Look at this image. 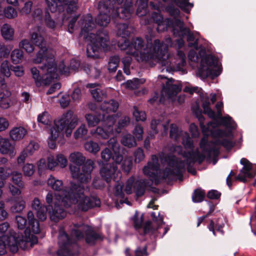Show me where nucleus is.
I'll return each instance as SVG.
<instances>
[{
  "instance_id": "f257e3e1",
  "label": "nucleus",
  "mask_w": 256,
  "mask_h": 256,
  "mask_svg": "<svg viewBox=\"0 0 256 256\" xmlns=\"http://www.w3.org/2000/svg\"><path fill=\"white\" fill-rule=\"evenodd\" d=\"M159 156L162 162L164 161L168 164V168L164 173H162L160 169L158 157L156 155H152L150 160L142 168L143 174L149 180L140 178L138 176L136 178L131 176L126 182L124 189V191L127 194L134 192L137 196H141L144 194L146 188L150 186L154 182L158 184L162 178H168L172 180V176L180 175L181 174L184 168L183 165L176 173L172 172V156L167 158L164 153L162 152L159 154Z\"/></svg>"
},
{
  "instance_id": "f03ea898",
  "label": "nucleus",
  "mask_w": 256,
  "mask_h": 256,
  "mask_svg": "<svg viewBox=\"0 0 256 256\" xmlns=\"http://www.w3.org/2000/svg\"><path fill=\"white\" fill-rule=\"evenodd\" d=\"M87 189L81 184H73L71 189H66L61 194L56 197L54 208L50 210L49 215L52 220L56 222L66 216L65 208L76 204L78 208L82 211H86L94 206H100L99 198L86 196Z\"/></svg>"
},
{
  "instance_id": "7ed1b4c3",
  "label": "nucleus",
  "mask_w": 256,
  "mask_h": 256,
  "mask_svg": "<svg viewBox=\"0 0 256 256\" xmlns=\"http://www.w3.org/2000/svg\"><path fill=\"white\" fill-rule=\"evenodd\" d=\"M150 5L156 12H154L152 14V18L154 22L158 24L157 30L158 32H161L166 29L167 26L172 27L173 34L175 37H178L183 40V37L187 35V40L189 43L190 46H192L196 49L199 48L198 44V40L196 38L195 36L192 33L188 28L184 27V23L179 19L177 18L180 16V10L174 7H170L168 10L170 15L174 18V20H166L164 21L163 17L160 14L159 7L162 4H160L158 6L154 4V2H150Z\"/></svg>"
},
{
  "instance_id": "20e7f679",
  "label": "nucleus",
  "mask_w": 256,
  "mask_h": 256,
  "mask_svg": "<svg viewBox=\"0 0 256 256\" xmlns=\"http://www.w3.org/2000/svg\"><path fill=\"white\" fill-rule=\"evenodd\" d=\"M74 236L75 238H70L62 228L60 230L58 236L59 248L57 251L58 256H72V246L76 240L84 237L86 243L92 245L103 239L100 233L95 232L92 227L84 224L74 225V229L72 232V236Z\"/></svg>"
},
{
  "instance_id": "39448f33",
  "label": "nucleus",
  "mask_w": 256,
  "mask_h": 256,
  "mask_svg": "<svg viewBox=\"0 0 256 256\" xmlns=\"http://www.w3.org/2000/svg\"><path fill=\"white\" fill-rule=\"evenodd\" d=\"M118 47L126 54L133 56L138 62H146L150 60L159 59L162 54L160 51V40L146 38V42L140 38H133L130 42L124 40L123 42L118 43Z\"/></svg>"
},
{
  "instance_id": "423d86ee",
  "label": "nucleus",
  "mask_w": 256,
  "mask_h": 256,
  "mask_svg": "<svg viewBox=\"0 0 256 256\" xmlns=\"http://www.w3.org/2000/svg\"><path fill=\"white\" fill-rule=\"evenodd\" d=\"M206 142L205 138L202 140L200 142V148L202 151L200 154L197 150H194L192 148L190 150H186L184 152L182 147L176 146L174 148V151L178 154H182L184 158L183 160H178L174 156H172V172H176L179 168L184 166V168L180 175H175L172 176V180L178 178H181L182 172L185 170L186 166H187L188 170L193 174H195L196 172L192 168V166L196 162L199 163L202 162L206 156L210 157L211 156H216L218 153V150L216 146L213 148H208L204 147Z\"/></svg>"
},
{
  "instance_id": "0eeeda50",
  "label": "nucleus",
  "mask_w": 256,
  "mask_h": 256,
  "mask_svg": "<svg viewBox=\"0 0 256 256\" xmlns=\"http://www.w3.org/2000/svg\"><path fill=\"white\" fill-rule=\"evenodd\" d=\"M82 22L80 35L89 42L87 46V56L90 58H98L100 50L104 51L110 50V44L108 32L102 30L98 31L96 35L92 32L96 25L90 14L86 16Z\"/></svg>"
},
{
  "instance_id": "6e6552de",
  "label": "nucleus",
  "mask_w": 256,
  "mask_h": 256,
  "mask_svg": "<svg viewBox=\"0 0 256 256\" xmlns=\"http://www.w3.org/2000/svg\"><path fill=\"white\" fill-rule=\"evenodd\" d=\"M27 218L30 228H26L24 231V240H16V236H14L8 237L6 240L0 238V256L6 254L7 249L10 252L15 253L18 250V248L25 250L29 246L32 247L38 242L36 237L31 234L30 228H32L34 234H38L40 232L39 222L30 210L28 212Z\"/></svg>"
},
{
  "instance_id": "1a4fd4ad",
  "label": "nucleus",
  "mask_w": 256,
  "mask_h": 256,
  "mask_svg": "<svg viewBox=\"0 0 256 256\" xmlns=\"http://www.w3.org/2000/svg\"><path fill=\"white\" fill-rule=\"evenodd\" d=\"M200 128L206 139L204 147L213 148L222 144L227 148H230L233 146L230 138H232V131L228 130L222 131L218 128L219 124L214 120V122L208 123L206 126L204 125V118L201 114L198 115Z\"/></svg>"
},
{
  "instance_id": "9d476101",
  "label": "nucleus",
  "mask_w": 256,
  "mask_h": 256,
  "mask_svg": "<svg viewBox=\"0 0 256 256\" xmlns=\"http://www.w3.org/2000/svg\"><path fill=\"white\" fill-rule=\"evenodd\" d=\"M47 52L48 56V58H45L43 56L45 54L44 50H40L32 60L33 62L36 64H43V66L40 67L41 74H40V72L36 68L34 67L30 69L32 78L38 86L42 84H47L52 80L57 78L58 76L54 54L50 51H48Z\"/></svg>"
},
{
  "instance_id": "9b49d317",
  "label": "nucleus",
  "mask_w": 256,
  "mask_h": 256,
  "mask_svg": "<svg viewBox=\"0 0 256 256\" xmlns=\"http://www.w3.org/2000/svg\"><path fill=\"white\" fill-rule=\"evenodd\" d=\"M78 118L73 112L69 110L63 114L60 119L54 120V124L49 131L48 144L51 149H54L56 146L58 138L63 137L65 133L66 136L71 135L73 129L77 125Z\"/></svg>"
},
{
  "instance_id": "f8f14e48",
  "label": "nucleus",
  "mask_w": 256,
  "mask_h": 256,
  "mask_svg": "<svg viewBox=\"0 0 256 256\" xmlns=\"http://www.w3.org/2000/svg\"><path fill=\"white\" fill-rule=\"evenodd\" d=\"M70 162L76 164L70 165V170L72 178L82 184H86L91 179V172L94 169V162L88 160L84 164L86 158L80 152L72 153L69 156Z\"/></svg>"
},
{
  "instance_id": "ddd939ff",
  "label": "nucleus",
  "mask_w": 256,
  "mask_h": 256,
  "mask_svg": "<svg viewBox=\"0 0 256 256\" xmlns=\"http://www.w3.org/2000/svg\"><path fill=\"white\" fill-rule=\"evenodd\" d=\"M110 8L108 4L104 1L100 2L98 4L100 14L96 18V23L101 26H106L110 21L108 14L111 12L113 17L118 16L120 18H128L134 10L130 8V5H127L124 8H119L118 4H112Z\"/></svg>"
},
{
  "instance_id": "4468645a",
  "label": "nucleus",
  "mask_w": 256,
  "mask_h": 256,
  "mask_svg": "<svg viewBox=\"0 0 256 256\" xmlns=\"http://www.w3.org/2000/svg\"><path fill=\"white\" fill-rule=\"evenodd\" d=\"M220 72L218 60L209 54L202 58L196 75L200 78L204 79L208 76H216L220 74Z\"/></svg>"
},
{
  "instance_id": "2eb2a0df",
  "label": "nucleus",
  "mask_w": 256,
  "mask_h": 256,
  "mask_svg": "<svg viewBox=\"0 0 256 256\" xmlns=\"http://www.w3.org/2000/svg\"><path fill=\"white\" fill-rule=\"evenodd\" d=\"M186 60L184 54L181 50H178L176 56L168 54V58L164 57L157 62L162 66V72L166 70L169 72L174 71H182L184 72Z\"/></svg>"
},
{
  "instance_id": "dca6fc26",
  "label": "nucleus",
  "mask_w": 256,
  "mask_h": 256,
  "mask_svg": "<svg viewBox=\"0 0 256 256\" xmlns=\"http://www.w3.org/2000/svg\"><path fill=\"white\" fill-rule=\"evenodd\" d=\"M48 185L50 186L52 190L59 192L58 194H54L53 192L50 191L47 194L46 197V202L52 208V210L54 208V202L56 201V197L60 195L61 192L66 189H71L72 186L70 188L66 187L64 188H63V182L61 180L56 179L54 176H50L47 180Z\"/></svg>"
},
{
  "instance_id": "f3484780",
  "label": "nucleus",
  "mask_w": 256,
  "mask_h": 256,
  "mask_svg": "<svg viewBox=\"0 0 256 256\" xmlns=\"http://www.w3.org/2000/svg\"><path fill=\"white\" fill-rule=\"evenodd\" d=\"M48 9L52 12H59L64 10V6H67L68 12H72L76 9L78 0H45Z\"/></svg>"
},
{
  "instance_id": "a211bd4d",
  "label": "nucleus",
  "mask_w": 256,
  "mask_h": 256,
  "mask_svg": "<svg viewBox=\"0 0 256 256\" xmlns=\"http://www.w3.org/2000/svg\"><path fill=\"white\" fill-rule=\"evenodd\" d=\"M184 91L190 94H192L194 92L199 94L201 98L204 113L206 114L210 118L215 119V112L210 107V98L207 94L203 93L201 88L186 86L184 88Z\"/></svg>"
},
{
  "instance_id": "6ab92c4d",
  "label": "nucleus",
  "mask_w": 256,
  "mask_h": 256,
  "mask_svg": "<svg viewBox=\"0 0 256 256\" xmlns=\"http://www.w3.org/2000/svg\"><path fill=\"white\" fill-rule=\"evenodd\" d=\"M158 79L164 80L166 81V85L164 86L162 90V97L160 98V102H164L166 98H170L176 96L181 90V85L175 83L174 84V80L172 79H167L162 76H159Z\"/></svg>"
},
{
  "instance_id": "aec40b11",
  "label": "nucleus",
  "mask_w": 256,
  "mask_h": 256,
  "mask_svg": "<svg viewBox=\"0 0 256 256\" xmlns=\"http://www.w3.org/2000/svg\"><path fill=\"white\" fill-rule=\"evenodd\" d=\"M116 116L115 115H108L106 120L102 123V127L98 126L94 132L92 131V134H96L101 138L106 139L110 134L114 132L113 126L115 122Z\"/></svg>"
},
{
  "instance_id": "412c9836",
  "label": "nucleus",
  "mask_w": 256,
  "mask_h": 256,
  "mask_svg": "<svg viewBox=\"0 0 256 256\" xmlns=\"http://www.w3.org/2000/svg\"><path fill=\"white\" fill-rule=\"evenodd\" d=\"M45 33L44 28L40 26L35 28L31 34V41L36 45L38 46L40 48V50L42 49L44 50L45 54L43 55L44 57L48 58V54L47 52L50 51L54 54V56L55 54V52L51 50L48 49L46 48V42L44 38V35Z\"/></svg>"
},
{
  "instance_id": "4be33fe9",
  "label": "nucleus",
  "mask_w": 256,
  "mask_h": 256,
  "mask_svg": "<svg viewBox=\"0 0 256 256\" xmlns=\"http://www.w3.org/2000/svg\"><path fill=\"white\" fill-rule=\"evenodd\" d=\"M170 135L171 138L176 141L180 140V137L182 136V144L186 149L190 150L192 148V142L188 134L180 131L176 124H171Z\"/></svg>"
},
{
  "instance_id": "5701e85b",
  "label": "nucleus",
  "mask_w": 256,
  "mask_h": 256,
  "mask_svg": "<svg viewBox=\"0 0 256 256\" xmlns=\"http://www.w3.org/2000/svg\"><path fill=\"white\" fill-rule=\"evenodd\" d=\"M0 107L3 109H7L12 104L10 98L11 92L8 90L5 79H0Z\"/></svg>"
},
{
  "instance_id": "b1692460",
  "label": "nucleus",
  "mask_w": 256,
  "mask_h": 256,
  "mask_svg": "<svg viewBox=\"0 0 256 256\" xmlns=\"http://www.w3.org/2000/svg\"><path fill=\"white\" fill-rule=\"evenodd\" d=\"M101 176L107 182H109L112 180H116V178L120 176L118 167L114 163L112 164H107L103 166L100 170Z\"/></svg>"
},
{
  "instance_id": "393cba45",
  "label": "nucleus",
  "mask_w": 256,
  "mask_h": 256,
  "mask_svg": "<svg viewBox=\"0 0 256 256\" xmlns=\"http://www.w3.org/2000/svg\"><path fill=\"white\" fill-rule=\"evenodd\" d=\"M160 51H162V54L160 56L159 59H156V61H158L161 58L166 57L168 58V54H167V49L168 46H174L178 48H182L184 46V41L182 38H178L176 40V42H172L171 38H166L164 41L161 43L160 41Z\"/></svg>"
},
{
  "instance_id": "a878e982",
  "label": "nucleus",
  "mask_w": 256,
  "mask_h": 256,
  "mask_svg": "<svg viewBox=\"0 0 256 256\" xmlns=\"http://www.w3.org/2000/svg\"><path fill=\"white\" fill-rule=\"evenodd\" d=\"M222 106L223 104L222 102H218L216 104V108L217 110L218 116L219 118L220 119L222 124L226 128V130L225 131L228 130L231 131L230 130L236 128V124L232 120V118L230 116H228L224 117H222L221 109L222 108Z\"/></svg>"
},
{
  "instance_id": "bb28decb",
  "label": "nucleus",
  "mask_w": 256,
  "mask_h": 256,
  "mask_svg": "<svg viewBox=\"0 0 256 256\" xmlns=\"http://www.w3.org/2000/svg\"><path fill=\"white\" fill-rule=\"evenodd\" d=\"M240 164L244 166L240 172V174L236 176V180L245 182L246 178H252L253 175L250 172L252 168V164L246 158H242L240 160Z\"/></svg>"
},
{
  "instance_id": "cd10ccee",
  "label": "nucleus",
  "mask_w": 256,
  "mask_h": 256,
  "mask_svg": "<svg viewBox=\"0 0 256 256\" xmlns=\"http://www.w3.org/2000/svg\"><path fill=\"white\" fill-rule=\"evenodd\" d=\"M0 152L3 154H8L10 157H14L16 154L14 145L11 144L8 138H3L0 140Z\"/></svg>"
},
{
  "instance_id": "c85d7f7f",
  "label": "nucleus",
  "mask_w": 256,
  "mask_h": 256,
  "mask_svg": "<svg viewBox=\"0 0 256 256\" xmlns=\"http://www.w3.org/2000/svg\"><path fill=\"white\" fill-rule=\"evenodd\" d=\"M87 87L91 88L90 93L92 97L98 102L102 100L106 96L105 90L96 84H88Z\"/></svg>"
},
{
  "instance_id": "c756f323",
  "label": "nucleus",
  "mask_w": 256,
  "mask_h": 256,
  "mask_svg": "<svg viewBox=\"0 0 256 256\" xmlns=\"http://www.w3.org/2000/svg\"><path fill=\"white\" fill-rule=\"evenodd\" d=\"M9 224L6 222L0 224V238H1L6 240L8 237L14 236H16V240H24V236L22 234L20 235L19 233L16 234L11 232L9 230Z\"/></svg>"
},
{
  "instance_id": "7c9ffc66",
  "label": "nucleus",
  "mask_w": 256,
  "mask_h": 256,
  "mask_svg": "<svg viewBox=\"0 0 256 256\" xmlns=\"http://www.w3.org/2000/svg\"><path fill=\"white\" fill-rule=\"evenodd\" d=\"M80 66V62L76 60H72L70 64V67L66 66L64 62H62L58 65V70L60 74L68 75L72 70H76Z\"/></svg>"
},
{
  "instance_id": "2f4dec72",
  "label": "nucleus",
  "mask_w": 256,
  "mask_h": 256,
  "mask_svg": "<svg viewBox=\"0 0 256 256\" xmlns=\"http://www.w3.org/2000/svg\"><path fill=\"white\" fill-rule=\"evenodd\" d=\"M114 194L116 196H118L116 202V206L118 208H120L118 202L120 204L126 203L130 205V202L128 200L127 198H124V194L123 192V185L120 183H118L114 186Z\"/></svg>"
},
{
  "instance_id": "473e14b6",
  "label": "nucleus",
  "mask_w": 256,
  "mask_h": 256,
  "mask_svg": "<svg viewBox=\"0 0 256 256\" xmlns=\"http://www.w3.org/2000/svg\"><path fill=\"white\" fill-rule=\"evenodd\" d=\"M108 145L112 149L114 152L115 153V155L113 156V160L116 163L114 164L116 166V164H120L122 160V156L117 154L120 150L119 144L116 138H112L108 142Z\"/></svg>"
},
{
  "instance_id": "72a5a7b5",
  "label": "nucleus",
  "mask_w": 256,
  "mask_h": 256,
  "mask_svg": "<svg viewBox=\"0 0 256 256\" xmlns=\"http://www.w3.org/2000/svg\"><path fill=\"white\" fill-rule=\"evenodd\" d=\"M118 108V102L114 100H110L108 101H104L100 106V110L106 114L116 112Z\"/></svg>"
},
{
  "instance_id": "f704fd0d",
  "label": "nucleus",
  "mask_w": 256,
  "mask_h": 256,
  "mask_svg": "<svg viewBox=\"0 0 256 256\" xmlns=\"http://www.w3.org/2000/svg\"><path fill=\"white\" fill-rule=\"evenodd\" d=\"M107 116L105 114H96L93 115L92 114H88L85 115V118L88 123V126L90 127H93L96 126L100 122H104L106 120Z\"/></svg>"
},
{
  "instance_id": "c9c22d12",
  "label": "nucleus",
  "mask_w": 256,
  "mask_h": 256,
  "mask_svg": "<svg viewBox=\"0 0 256 256\" xmlns=\"http://www.w3.org/2000/svg\"><path fill=\"white\" fill-rule=\"evenodd\" d=\"M27 133V130L22 126L14 127L10 132V136L13 140L22 139Z\"/></svg>"
},
{
  "instance_id": "e433bc0d",
  "label": "nucleus",
  "mask_w": 256,
  "mask_h": 256,
  "mask_svg": "<svg viewBox=\"0 0 256 256\" xmlns=\"http://www.w3.org/2000/svg\"><path fill=\"white\" fill-rule=\"evenodd\" d=\"M8 160L6 158H0V179L4 182L10 176V168L6 166Z\"/></svg>"
},
{
  "instance_id": "4c0bfd02",
  "label": "nucleus",
  "mask_w": 256,
  "mask_h": 256,
  "mask_svg": "<svg viewBox=\"0 0 256 256\" xmlns=\"http://www.w3.org/2000/svg\"><path fill=\"white\" fill-rule=\"evenodd\" d=\"M1 33L5 40H12L14 38V30L10 25L5 24L1 28Z\"/></svg>"
},
{
  "instance_id": "58836bf2",
  "label": "nucleus",
  "mask_w": 256,
  "mask_h": 256,
  "mask_svg": "<svg viewBox=\"0 0 256 256\" xmlns=\"http://www.w3.org/2000/svg\"><path fill=\"white\" fill-rule=\"evenodd\" d=\"M117 34L122 38L128 36L132 31V28L124 24H118L116 26Z\"/></svg>"
},
{
  "instance_id": "ea45409f",
  "label": "nucleus",
  "mask_w": 256,
  "mask_h": 256,
  "mask_svg": "<svg viewBox=\"0 0 256 256\" xmlns=\"http://www.w3.org/2000/svg\"><path fill=\"white\" fill-rule=\"evenodd\" d=\"M169 122L166 120L162 124L159 120H154L151 122V128L155 134L158 132L160 128H162L164 132H166L168 128Z\"/></svg>"
},
{
  "instance_id": "a19ab883",
  "label": "nucleus",
  "mask_w": 256,
  "mask_h": 256,
  "mask_svg": "<svg viewBox=\"0 0 256 256\" xmlns=\"http://www.w3.org/2000/svg\"><path fill=\"white\" fill-rule=\"evenodd\" d=\"M26 202L22 196H18L15 200V204L12 206L13 212L17 213L22 212L25 208Z\"/></svg>"
},
{
  "instance_id": "79ce46f5",
  "label": "nucleus",
  "mask_w": 256,
  "mask_h": 256,
  "mask_svg": "<svg viewBox=\"0 0 256 256\" xmlns=\"http://www.w3.org/2000/svg\"><path fill=\"white\" fill-rule=\"evenodd\" d=\"M12 176L11 180L16 185L20 188H24V184L22 180V174L18 171H13L10 172Z\"/></svg>"
},
{
  "instance_id": "37998d69",
  "label": "nucleus",
  "mask_w": 256,
  "mask_h": 256,
  "mask_svg": "<svg viewBox=\"0 0 256 256\" xmlns=\"http://www.w3.org/2000/svg\"><path fill=\"white\" fill-rule=\"evenodd\" d=\"M10 58L14 64H20L24 58L23 52L18 48L14 49L12 52Z\"/></svg>"
},
{
  "instance_id": "c03bdc74",
  "label": "nucleus",
  "mask_w": 256,
  "mask_h": 256,
  "mask_svg": "<svg viewBox=\"0 0 256 256\" xmlns=\"http://www.w3.org/2000/svg\"><path fill=\"white\" fill-rule=\"evenodd\" d=\"M84 146L86 151L93 154H97L100 150L98 144L92 140L86 142Z\"/></svg>"
},
{
  "instance_id": "a18cd8bd",
  "label": "nucleus",
  "mask_w": 256,
  "mask_h": 256,
  "mask_svg": "<svg viewBox=\"0 0 256 256\" xmlns=\"http://www.w3.org/2000/svg\"><path fill=\"white\" fill-rule=\"evenodd\" d=\"M11 68H10V64L7 60H4L0 65V72L1 74L7 78L11 76L10 72Z\"/></svg>"
},
{
  "instance_id": "49530a36",
  "label": "nucleus",
  "mask_w": 256,
  "mask_h": 256,
  "mask_svg": "<svg viewBox=\"0 0 256 256\" xmlns=\"http://www.w3.org/2000/svg\"><path fill=\"white\" fill-rule=\"evenodd\" d=\"M121 143L128 148L135 146L136 144L134 138L130 134L124 135L121 140Z\"/></svg>"
},
{
  "instance_id": "de8ad7c7",
  "label": "nucleus",
  "mask_w": 256,
  "mask_h": 256,
  "mask_svg": "<svg viewBox=\"0 0 256 256\" xmlns=\"http://www.w3.org/2000/svg\"><path fill=\"white\" fill-rule=\"evenodd\" d=\"M178 6L182 10L186 12H190V9L192 8L194 4L189 2L188 0H174Z\"/></svg>"
},
{
  "instance_id": "09e8293b",
  "label": "nucleus",
  "mask_w": 256,
  "mask_h": 256,
  "mask_svg": "<svg viewBox=\"0 0 256 256\" xmlns=\"http://www.w3.org/2000/svg\"><path fill=\"white\" fill-rule=\"evenodd\" d=\"M38 122L44 125L48 126L52 122V118L47 112H44L38 116Z\"/></svg>"
},
{
  "instance_id": "8fccbe9b",
  "label": "nucleus",
  "mask_w": 256,
  "mask_h": 256,
  "mask_svg": "<svg viewBox=\"0 0 256 256\" xmlns=\"http://www.w3.org/2000/svg\"><path fill=\"white\" fill-rule=\"evenodd\" d=\"M136 5L138 6L137 14L140 16L144 15L148 6V0H137Z\"/></svg>"
},
{
  "instance_id": "3c124183",
  "label": "nucleus",
  "mask_w": 256,
  "mask_h": 256,
  "mask_svg": "<svg viewBox=\"0 0 256 256\" xmlns=\"http://www.w3.org/2000/svg\"><path fill=\"white\" fill-rule=\"evenodd\" d=\"M23 174L26 177L30 178L35 172L34 166L29 163H26L22 168Z\"/></svg>"
},
{
  "instance_id": "603ef678",
  "label": "nucleus",
  "mask_w": 256,
  "mask_h": 256,
  "mask_svg": "<svg viewBox=\"0 0 256 256\" xmlns=\"http://www.w3.org/2000/svg\"><path fill=\"white\" fill-rule=\"evenodd\" d=\"M120 62V58L118 56H114L110 58L108 64V69L110 72H115L118 68Z\"/></svg>"
},
{
  "instance_id": "864d4df0",
  "label": "nucleus",
  "mask_w": 256,
  "mask_h": 256,
  "mask_svg": "<svg viewBox=\"0 0 256 256\" xmlns=\"http://www.w3.org/2000/svg\"><path fill=\"white\" fill-rule=\"evenodd\" d=\"M19 46L28 53L32 52L34 50V46L30 44L28 40L26 39L22 40L19 44Z\"/></svg>"
},
{
  "instance_id": "5fc2aeb1",
  "label": "nucleus",
  "mask_w": 256,
  "mask_h": 256,
  "mask_svg": "<svg viewBox=\"0 0 256 256\" xmlns=\"http://www.w3.org/2000/svg\"><path fill=\"white\" fill-rule=\"evenodd\" d=\"M130 123V118L126 116H124L118 120L117 126L115 128V130L117 133L120 132L121 129L126 126Z\"/></svg>"
},
{
  "instance_id": "6e6d98bb",
  "label": "nucleus",
  "mask_w": 256,
  "mask_h": 256,
  "mask_svg": "<svg viewBox=\"0 0 256 256\" xmlns=\"http://www.w3.org/2000/svg\"><path fill=\"white\" fill-rule=\"evenodd\" d=\"M88 132V130L85 124H82L74 132V137L76 139L84 138Z\"/></svg>"
},
{
  "instance_id": "4d7b16f0",
  "label": "nucleus",
  "mask_w": 256,
  "mask_h": 256,
  "mask_svg": "<svg viewBox=\"0 0 256 256\" xmlns=\"http://www.w3.org/2000/svg\"><path fill=\"white\" fill-rule=\"evenodd\" d=\"M36 211V216L40 220L44 221L46 219L48 209L46 206H42V208Z\"/></svg>"
},
{
  "instance_id": "13d9d810",
  "label": "nucleus",
  "mask_w": 256,
  "mask_h": 256,
  "mask_svg": "<svg viewBox=\"0 0 256 256\" xmlns=\"http://www.w3.org/2000/svg\"><path fill=\"white\" fill-rule=\"evenodd\" d=\"M204 196V192L201 190H196L192 196V200L194 202H199L202 201Z\"/></svg>"
},
{
  "instance_id": "bf43d9fd",
  "label": "nucleus",
  "mask_w": 256,
  "mask_h": 256,
  "mask_svg": "<svg viewBox=\"0 0 256 256\" xmlns=\"http://www.w3.org/2000/svg\"><path fill=\"white\" fill-rule=\"evenodd\" d=\"M133 116L136 121H144L146 119V115L144 112L138 110L136 107H134Z\"/></svg>"
},
{
  "instance_id": "052dcab7",
  "label": "nucleus",
  "mask_w": 256,
  "mask_h": 256,
  "mask_svg": "<svg viewBox=\"0 0 256 256\" xmlns=\"http://www.w3.org/2000/svg\"><path fill=\"white\" fill-rule=\"evenodd\" d=\"M132 61V58L128 56L124 57L122 60V62L124 64V73L129 75L130 74V66Z\"/></svg>"
},
{
  "instance_id": "680f3d73",
  "label": "nucleus",
  "mask_w": 256,
  "mask_h": 256,
  "mask_svg": "<svg viewBox=\"0 0 256 256\" xmlns=\"http://www.w3.org/2000/svg\"><path fill=\"white\" fill-rule=\"evenodd\" d=\"M4 14L8 18H13L17 16L18 13L16 10L12 6H8L4 10Z\"/></svg>"
},
{
  "instance_id": "e2e57ef3",
  "label": "nucleus",
  "mask_w": 256,
  "mask_h": 256,
  "mask_svg": "<svg viewBox=\"0 0 256 256\" xmlns=\"http://www.w3.org/2000/svg\"><path fill=\"white\" fill-rule=\"evenodd\" d=\"M39 145L38 143L31 142L24 150L28 155H32L36 150H38Z\"/></svg>"
},
{
  "instance_id": "0e129e2a",
  "label": "nucleus",
  "mask_w": 256,
  "mask_h": 256,
  "mask_svg": "<svg viewBox=\"0 0 256 256\" xmlns=\"http://www.w3.org/2000/svg\"><path fill=\"white\" fill-rule=\"evenodd\" d=\"M58 166V162H57L56 157L55 158L52 155H50L47 158L48 168L52 170Z\"/></svg>"
},
{
  "instance_id": "69168bd1",
  "label": "nucleus",
  "mask_w": 256,
  "mask_h": 256,
  "mask_svg": "<svg viewBox=\"0 0 256 256\" xmlns=\"http://www.w3.org/2000/svg\"><path fill=\"white\" fill-rule=\"evenodd\" d=\"M12 48L10 46H5L3 44H0V57H8Z\"/></svg>"
},
{
  "instance_id": "338daca9",
  "label": "nucleus",
  "mask_w": 256,
  "mask_h": 256,
  "mask_svg": "<svg viewBox=\"0 0 256 256\" xmlns=\"http://www.w3.org/2000/svg\"><path fill=\"white\" fill-rule=\"evenodd\" d=\"M44 21L46 26L48 28L54 29L56 28L55 22L51 18L50 14L48 12H46Z\"/></svg>"
},
{
  "instance_id": "774afa93",
  "label": "nucleus",
  "mask_w": 256,
  "mask_h": 256,
  "mask_svg": "<svg viewBox=\"0 0 256 256\" xmlns=\"http://www.w3.org/2000/svg\"><path fill=\"white\" fill-rule=\"evenodd\" d=\"M112 157L111 150L108 148H105L101 152V158L104 162L109 161Z\"/></svg>"
}]
</instances>
